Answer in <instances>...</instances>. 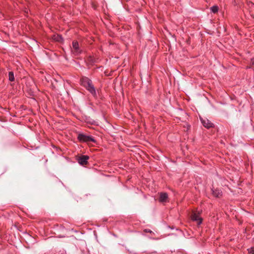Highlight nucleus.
<instances>
[{"label":"nucleus","instance_id":"8","mask_svg":"<svg viewBox=\"0 0 254 254\" xmlns=\"http://www.w3.org/2000/svg\"><path fill=\"white\" fill-rule=\"evenodd\" d=\"M212 194L216 197H220L222 195V191L219 189H212Z\"/></svg>","mask_w":254,"mask_h":254},{"label":"nucleus","instance_id":"12","mask_svg":"<svg viewBox=\"0 0 254 254\" xmlns=\"http://www.w3.org/2000/svg\"><path fill=\"white\" fill-rule=\"evenodd\" d=\"M248 252L250 254H254V248H251L250 249H248Z\"/></svg>","mask_w":254,"mask_h":254},{"label":"nucleus","instance_id":"5","mask_svg":"<svg viewBox=\"0 0 254 254\" xmlns=\"http://www.w3.org/2000/svg\"><path fill=\"white\" fill-rule=\"evenodd\" d=\"M159 201L160 202H166L168 201V195L166 192H160L159 193Z\"/></svg>","mask_w":254,"mask_h":254},{"label":"nucleus","instance_id":"2","mask_svg":"<svg viewBox=\"0 0 254 254\" xmlns=\"http://www.w3.org/2000/svg\"><path fill=\"white\" fill-rule=\"evenodd\" d=\"M77 138L80 142H96L95 139L93 137L91 136L86 135L82 133H80L78 134Z\"/></svg>","mask_w":254,"mask_h":254},{"label":"nucleus","instance_id":"14","mask_svg":"<svg viewBox=\"0 0 254 254\" xmlns=\"http://www.w3.org/2000/svg\"><path fill=\"white\" fill-rule=\"evenodd\" d=\"M252 64H254V58L252 59Z\"/></svg>","mask_w":254,"mask_h":254},{"label":"nucleus","instance_id":"13","mask_svg":"<svg viewBox=\"0 0 254 254\" xmlns=\"http://www.w3.org/2000/svg\"><path fill=\"white\" fill-rule=\"evenodd\" d=\"M144 231L147 233H151V231L150 230L145 229Z\"/></svg>","mask_w":254,"mask_h":254},{"label":"nucleus","instance_id":"9","mask_svg":"<svg viewBox=\"0 0 254 254\" xmlns=\"http://www.w3.org/2000/svg\"><path fill=\"white\" fill-rule=\"evenodd\" d=\"M52 39L53 40L58 42H63L64 41V39L62 36L59 34H54L52 36Z\"/></svg>","mask_w":254,"mask_h":254},{"label":"nucleus","instance_id":"4","mask_svg":"<svg viewBox=\"0 0 254 254\" xmlns=\"http://www.w3.org/2000/svg\"><path fill=\"white\" fill-rule=\"evenodd\" d=\"M89 158V157L87 155H82L78 158V162L82 165H87Z\"/></svg>","mask_w":254,"mask_h":254},{"label":"nucleus","instance_id":"11","mask_svg":"<svg viewBox=\"0 0 254 254\" xmlns=\"http://www.w3.org/2000/svg\"><path fill=\"white\" fill-rule=\"evenodd\" d=\"M210 9H211V11L213 13H216L218 11L219 8H218V6L214 5L210 8Z\"/></svg>","mask_w":254,"mask_h":254},{"label":"nucleus","instance_id":"1","mask_svg":"<svg viewBox=\"0 0 254 254\" xmlns=\"http://www.w3.org/2000/svg\"><path fill=\"white\" fill-rule=\"evenodd\" d=\"M81 84L84 86L92 95L96 96V92L92 81L88 77L84 76L80 79Z\"/></svg>","mask_w":254,"mask_h":254},{"label":"nucleus","instance_id":"7","mask_svg":"<svg viewBox=\"0 0 254 254\" xmlns=\"http://www.w3.org/2000/svg\"><path fill=\"white\" fill-rule=\"evenodd\" d=\"M191 219L193 221H197V224L200 225L202 221V219L196 213H193L191 215Z\"/></svg>","mask_w":254,"mask_h":254},{"label":"nucleus","instance_id":"3","mask_svg":"<svg viewBox=\"0 0 254 254\" xmlns=\"http://www.w3.org/2000/svg\"><path fill=\"white\" fill-rule=\"evenodd\" d=\"M200 120L203 126L207 128L213 127H214V124L207 119H200Z\"/></svg>","mask_w":254,"mask_h":254},{"label":"nucleus","instance_id":"10","mask_svg":"<svg viewBox=\"0 0 254 254\" xmlns=\"http://www.w3.org/2000/svg\"><path fill=\"white\" fill-rule=\"evenodd\" d=\"M8 78L9 81H13L14 80V76L12 71H10L8 73Z\"/></svg>","mask_w":254,"mask_h":254},{"label":"nucleus","instance_id":"6","mask_svg":"<svg viewBox=\"0 0 254 254\" xmlns=\"http://www.w3.org/2000/svg\"><path fill=\"white\" fill-rule=\"evenodd\" d=\"M72 48L75 54L78 55L81 53V50L79 49V44L77 41H74L72 42Z\"/></svg>","mask_w":254,"mask_h":254}]
</instances>
